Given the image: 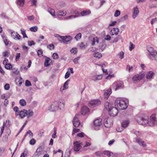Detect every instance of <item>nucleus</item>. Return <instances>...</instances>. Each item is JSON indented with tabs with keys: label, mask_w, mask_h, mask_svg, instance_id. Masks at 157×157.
Returning a JSON list of instances; mask_svg holds the SVG:
<instances>
[{
	"label": "nucleus",
	"mask_w": 157,
	"mask_h": 157,
	"mask_svg": "<svg viewBox=\"0 0 157 157\" xmlns=\"http://www.w3.org/2000/svg\"><path fill=\"white\" fill-rule=\"evenodd\" d=\"M18 35H19L17 32H15L13 31L11 32V36L12 37H13L14 38H16V37L18 36Z\"/></svg>",
	"instance_id": "obj_34"
},
{
	"label": "nucleus",
	"mask_w": 157,
	"mask_h": 157,
	"mask_svg": "<svg viewBox=\"0 0 157 157\" xmlns=\"http://www.w3.org/2000/svg\"><path fill=\"white\" fill-rule=\"evenodd\" d=\"M104 125L105 127L107 128H109L110 127V124H109L108 121V119H105L104 121Z\"/></svg>",
	"instance_id": "obj_32"
},
{
	"label": "nucleus",
	"mask_w": 157,
	"mask_h": 157,
	"mask_svg": "<svg viewBox=\"0 0 157 157\" xmlns=\"http://www.w3.org/2000/svg\"><path fill=\"white\" fill-rule=\"evenodd\" d=\"M25 85L27 86H29L31 85L30 82L28 80H26L25 81Z\"/></svg>",
	"instance_id": "obj_54"
},
{
	"label": "nucleus",
	"mask_w": 157,
	"mask_h": 157,
	"mask_svg": "<svg viewBox=\"0 0 157 157\" xmlns=\"http://www.w3.org/2000/svg\"><path fill=\"white\" fill-rule=\"evenodd\" d=\"M109 113L110 116L114 117L117 114L118 110L115 107L112 106L108 111Z\"/></svg>",
	"instance_id": "obj_6"
},
{
	"label": "nucleus",
	"mask_w": 157,
	"mask_h": 157,
	"mask_svg": "<svg viewBox=\"0 0 157 157\" xmlns=\"http://www.w3.org/2000/svg\"><path fill=\"white\" fill-rule=\"evenodd\" d=\"M147 50L149 52L148 55H151V54H152L156 51L154 50L152 47H147Z\"/></svg>",
	"instance_id": "obj_22"
},
{
	"label": "nucleus",
	"mask_w": 157,
	"mask_h": 157,
	"mask_svg": "<svg viewBox=\"0 0 157 157\" xmlns=\"http://www.w3.org/2000/svg\"><path fill=\"white\" fill-rule=\"evenodd\" d=\"M71 13L75 14V15H77L78 17L80 15L78 11L76 10H72L71 11Z\"/></svg>",
	"instance_id": "obj_39"
},
{
	"label": "nucleus",
	"mask_w": 157,
	"mask_h": 157,
	"mask_svg": "<svg viewBox=\"0 0 157 157\" xmlns=\"http://www.w3.org/2000/svg\"><path fill=\"white\" fill-rule=\"evenodd\" d=\"M130 46L129 48L130 50L131 51L134 48L135 45L133 44H132L131 42H130Z\"/></svg>",
	"instance_id": "obj_60"
},
{
	"label": "nucleus",
	"mask_w": 157,
	"mask_h": 157,
	"mask_svg": "<svg viewBox=\"0 0 157 157\" xmlns=\"http://www.w3.org/2000/svg\"><path fill=\"white\" fill-rule=\"evenodd\" d=\"M139 11L138 8L137 6L134 7L133 9V14L132 15V18L133 19H135L136 17L138 16Z\"/></svg>",
	"instance_id": "obj_13"
},
{
	"label": "nucleus",
	"mask_w": 157,
	"mask_h": 157,
	"mask_svg": "<svg viewBox=\"0 0 157 157\" xmlns=\"http://www.w3.org/2000/svg\"><path fill=\"white\" fill-rule=\"evenodd\" d=\"M12 65L10 63H6L5 64V67L7 69H10L12 68Z\"/></svg>",
	"instance_id": "obj_31"
},
{
	"label": "nucleus",
	"mask_w": 157,
	"mask_h": 157,
	"mask_svg": "<svg viewBox=\"0 0 157 157\" xmlns=\"http://www.w3.org/2000/svg\"><path fill=\"white\" fill-rule=\"evenodd\" d=\"M37 54L38 56L41 57L43 56V52L41 50H39L37 52Z\"/></svg>",
	"instance_id": "obj_51"
},
{
	"label": "nucleus",
	"mask_w": 157,
	"mask_h": 157,
	"mask_svg": "<svg viewBox=\"0 0 157 157\" xmlns=\"http://www.w3.org/2000/svg\"><path fill=\"white\" fill-rule=\"evenodd\" d=\"M77 17H78V16L77 15H72L66 17L65 19H71L73 18H75Z\"/></svg>",
	"instance_id": "obj_35"
},
{
	"label": "nucleus",
	"mask_w": 157,
	"mask_h": 157,
	"mask_svg": "<svg viewBox=\"0 0 157 157\" xmlns=\"http://www.w3.org/2000/svg\"><path fill=\"white\" fill-rule=\"evenodd\" d=\"M85 135V134L84 133L82 132L78 133L77 135V136L79 137H83Z\"/></svg>",
	"instance_id": "obj_56"
},
{
	"label": "nucleus",
	"mask_w": 157,
	"mask_h": 157,
	"mask_svg": "<svg viewBox=\"0 0 157 157\" xmlns=\"http://www.w3.org/2000/svg\"><path fill=\"white\" fill-rule=\"evenodd\" d=\"M154 75V73L152 71H149L147 73L146 77L147 79L151 78Z\"/></svg>",
	"instance_id": "obj_20"
},
{
	"label": "nucleus",
	"mask_w": 157,
	"mask_h": 157,
	"mask_svg": "<svg viewBox=\"0 0 157 157\" xmlns=\"http://www.w3.org/2000/svg\"><path fill=\"white\" fill-rule=\"evenodd\" d=\"M121 13L119 10H116L114 13V16L115 17H117L119 16L120 14Z\"/></svg>",
	"instance_id": "obj_47"
},
{
	"label": "nucleus",
	"mask_w": 157,
	"mask_h": 157,
	"mask_svg": "<svg viewBox=\"0 0 157 157\" xmlns=\"http://www.w3.org/2000/svg\"><path fill=\"white\" fill-rule=\"evenodd\" d=\"M103 153L104 155H107L109 157H110L111 155L110 154V152L108 151H103Z\"/></svg>",
	"instance_id": "obj_44"
},
{
	"label": "nucleus",
	"mask_w": 157,
	"mask_h": 157,
	"mask_svg": "<svg viewBox=\"0 0 157 157\" xmlns=\"http://www.w3.org/2000/svg\"><path fill=\"white\" fill-rule=\"evenodd\" d=\"M106 47V44H102L101 46L100 49L102 51H103Z\"/></svg>",
	"instance_id": "obj_58"
},
{
	"label": "nucleus",
	"mask_w": 157,
	"mask_h": 157,
	"mask_svg": "<svg viewBox=\"0 0 157 157\" xmlns=\"http://www.w3.org/2000/svg\"><path fill=\"white\" fill-rule=\"evenodd\" d=\"M94 56L95 57L97 58H100L102 57V54L99 52H97L94 54Z\"/></svg>",
	"instance_id": "obj_36"
},
{
	"label": "nucleus",
	"mask_w": 157,
	"mask_h": 157,
	"mask_svg": "<svg viewBox=\"0 0 157 157\" xmlns=\"http://www.w3.org/2000/svg\"><path fill=\"white\" fill-rule=\"evenodd\" d=\"M70 52L72 53L75 54L77 52V49L75 48H73L70 50Z\"/></svg>",
	"instance_id": "obj_38"
},
{
	"label": "nucleus",
	"mask_w": 157,
	"mask_h": 157,
	"mask_svg": "<svg viewBox=\"0 0 157 157\" xmlns=\"http://www.w3.org/2000/svg\"><path fill=\"white\" fill-rule=\"evenodd\" d=\"M29 134V136H33V133L31 131L29 130L27 132L25 135L26 136L27 134Z\"/></svg>",
	"instance_id": "obj_61"
},
{
	"label": "nucleus",
	"mask_w": 157,
	"mask_h": 157,
	"mask_svg": "<svg viewBox=\"0 0 157 157\" xmlns=\"http://www.w3.org/2000/svg\"><path fill=\"white\" fill-rule=\"evenodd\" d=\"M79 115V114H76L73 119L72 121L73 124V125L75 127H78L80 124V122L78 118Z\"/></svg>",
	"instance_id": "obj_7"
},
{
	"label": "nucleus",
	"mask_w": 157,
	"mask_h": 157,
	"mask_svg": "<svg viewBox=\"0 0 157 157\" xmlns=\"http://www.w3.org/2000/svg\"><path fill=\"white\" fill-rule=\"evenodd\" d=\"M104 106L106 110H109V109L111 108L112 107L111 104L108 102H106L105 103Z\"/></svg>",
	"instance_id": "obj_24"
},
{
	"label": "nucleus",
	"mask_w": 157,
	"mask_h": 157,
	"mask_svg": "<svg viewBox=\"0 0 157 157\" xmlns=\"http://www.w3.org/2000/svg\"><path fill=\"white\" fill-rule=\"evenodd\" d=\"M102 77V76L101 75H98L96 78V80H101Z\"/></svg>",
	"instance_id": "obj_64"
},
{
	"label": "nucleus",
	"mask_w": 157,
	"mask_h": 157,
	"mask_svg": "<svg viewBox=\"0 0 157 157\" xmlns=\"http://www.w3.org/2000/svg\"><path fill=\"white\" fill-rule=\"evenodd\" d=\"M56 36L60 37L63 40V42L65 44H67L68 42H70L72 39L71 37L70 36H61L58 34H57Z\"/></svg>",
	"instance_id": "obj_9"
},
{
	"label": "nucleus",
	"mask_w": 157,
	"mask_h": 157,
	"mask_svg": "<svg viewBox=\"0 0 157 157\" xmlns=\"http://www.w3.org/2000/svg\"><path fill=\"white\" fill-rule=\"evenodd\" d=\"M19 103L22 106H25L26 105V102L23 99L20 100Z\"/></svg>",
	"instance_id": "obj_27"
},
{
	"label": "nucleus",
	"mask_w": 157,
	"mask_h": 157,
	"mask_svg": "<svg viewBox=\"0 0 157 157\" xmlns=\"http://www.w3.org/2000/svg\"><path fill=\"white\" fill-rule=\"evenodd\" d=\"M70 81V79H68L64 84L63 86V90L68 88V82Z\"/></svg>",
	"instance_id": "obj_26"
},
{
	"label": "nucleus",
	"mask_w": 157,
	"mask_h": 157,
	"mask_svg": "<svg viewBox=\"0 0 157 157\" xmlns=\"http://www.w3.org/2000/svg\"><path fill=\"white\" fill-rule=\"evenodd\" d=\"M80 58V57H77L75 58L73 60V62L75 63H78V61L79 59Z\"/></svg>",
	"instance_id": "obj_62"
},
{
	"label": "nucleus",
	"mask_w": 157,
	"mask_h": 157,
	"mask_svg": "<svg viewBox=\"0 0 157 157\" xmlns=\"http://www.w3.org/2000/svg\"><path fill=\"white\" fill-rule=\"evenodd\" d=\"M89 112V109L86 106H84L81 110V114L82 115H85Z\"/></svg>",
	"instance_id": "obj_17"
},
{
	"label": "nucleus",
	"mask_w": 157,
	"mask_h": 157,
	"mask_svg": "<svg viewBox=\"0 0 157 157\" xmlns=\"http://www.w3.org/2000/svg\"><path fill=\"white\" fill-rule=\"evenodd\" d=\"M13 110L15 112V114L16 116H19L21 118H23L26 116L28 118L32 117L33 115V110H29L28 111L23 109L19 110V108L17 106H15L13 108Z\"/></svg>",
	"instance_id": "obj_2"
},
{
	"label": "nucleus",
	"mask_w": 157,
	"mask_h": 157,
	"mask_svg": "<svg viewBox=\"0 0 157 157\" xmlns=\"http://www.w3.org/2000/svg\"><path fill=\"white\" fill-rule=\"evenodd\" d=\"M81 36L82 35L81 33H79L76 35V36L75 37V38L77 41L78 39H80L81 38Z\"/></svg>",
	"instance_id": "obj_40"
},
{
	"label": "nucleus",
	"mask_w": 157,
	"mask_h": 157,
	"mask_svg": "<svg viewBox=\"0 0 157 157\" xmlns=\"http://www.w3.org/2000/svg\"><path fill=\"white\" fill-rule=\"evenodd\" d=\"M31 3H32V6H34L35 7L36 6V3L37 2L36 0H32L30 1Z\"/></svg>",
	"instance_id": "obj_48"
},
{
	"label": "nucleus",
	"mask_w": 157,
	"mask_h": 157,
	"mask_svg": "<svg viewBox=\"0 0 157 157\" xmlns=\"http://www.w3.org/2000/svg\"><path fill=\"white\" fill-rule=\"evenodd\" d=\"M147 117H145L140 118L139 120H137L139 124H140L145 125L148 124L150 126H153L157 124L155 114H152L150 117L149 121L148 120Z\"/></svg>",
	"instance_id": "obj_1"
},
{
	"label": "nucleus",
	"mask_w": 157,
	"mask_h": 157,
	"mask_svg": "<svg viewBox=\"0 0 157 157\" xmlns=\"http://www.w3.org/2000/svg\"><path fill=\"white\" fill-rule=\"evenodd\" d=\"M71 151L70 149H68L67 150L65 155V157H69Z\"/></svg>",
	"instance_id": "obj_33"
},
{
	"label": "nucleus",
	"mask_w": 157,
	"mask_h": 157,
	"mask_svg": "<svg viewBox=\"0 0 157 157\" xmlns=\"http://www.w3.org/2000/svg\"><path fill=\"white\" fill-rule=\"evenodd\" d=\"M91 13L90 10H83L81 12L80 14L82 16H85L89 15Z\"/></svg>",
	"instance_id": "obj_21"
},
{
	"label": "nucleus",
	"mask_w": 157,
	"mask_h": 157,
	"mask_svg": "<svg viewBox=\"0 0 157 157\" xmlns=\"http://www.w3.org/2000/svg\"><path fill=\"white\" fill-rule=\"evenodd\" d=\"M16 2L20 7H23L24 4L25 0H16Z\"/></svg>",
	"instance_id": "obj_19"
},
{
	"label": "nucleus",
	"mask_w": 157,
	"mask_h": 157,
	"mask_svg": "<svg viewBox=\"0 0 157 157\" xmlns=\"http://www.w3.org/2000/svg\"><path fill=\"white\" fill-rule=\"evenodd\" d=\"M52 57L54 59H57L59 58L58 54L57 53H54L53 54Z\"/></svg>",
	"instance_id": "obj_43"
},
{
	"label": "nucleus",
	"mask_w": 157,
	"mask_h": 157,
	"mask_svg": "<svg viewBox=\"0 0 157 157\" xmlns=\"http://www.w3.org/2000/svg\"><path fill=\"white\" fill-rule=\"evenodd\" d=\"M119 56L121 59H122L124 58V53L123 52H121L119 54Z\"/></svg>",
	"instance_id": "obj_55"
},
{
	"label": "nucleus",
	"mask_w": 157,
	"mask_h": 157,
	"mask_svg": "<svg viewBox=\"0 0 157 157\" xmlns=\"http://www.w3.org/2000/svg\"><path fill=\"white\" fill-rule=\"evenodd\" d=\"M148 56L150 59L157 60V51H155L151 55H148Z\"/></svg>",
	"instance_id": "obj_15"
},
{
	"label": "nucleus",
	"mask_w": 157,
	"mask_h": 157,
	"mask_svg": "<svg viewBox=\"0 0 157 157\" xmlns=\"http://www.w3.org/2000/svg\"><path fill=\"white\" fill-rule=\"evenodd\" d=\"M38 29V27L36 26H33L30 28V30L32 32H36Z\"/></svg>",
	"instance_id": "obj_37"
},
{
	"label": "nucleus",
	"mask_w": 157,
	"mask_h": 157,
	"mask_svg": "<svg viewBox=\"0 0 157 157\" xmlns=\"http://www.w3.org/2000/svg\"><path fill=\"white\" fill-rule=\"evenodd\" d=\"M102 124V120L98 119L95 120L94 121V125L96 126H99Z\"/></svg>",
	"instance_id": "obj_16"
},
{
	"label": "nucleus",
	"mask_w": 157,
	"mask_h": 157,
	"mask_svg": "<svg viewBox=\"0 0 157 157\" xmlns=\"http://www.w3.org/2000/svg\"><path fill=\"white\" fill-rule=\"evenodd\" d=\"M140 145L144 147H146L147 146L146 143L143 141H142L141 143H140Z\"/></svg>",
	"instance_id": "obj_57"
},
{
	"label": "nucleus",
	"mask_w": 157,
	"mask_h": 157,
	"mask_svg": "<svg viewBox=\"0 0 157 157\" xmlns=\"http://www.w3.org/2000/svg\"><path fill=\"white\" fill-rule=\"evenodd\" d=\"M58 13V14L61 16H65L67 14L66 12L64 10H59Z\"/></svg>",
	"instance_id": "obj_28"
},
{
	"label": "nucleus",
	"mask_w": 157,
	"mask_h": 157,
	"mask_svg": "<svg viewBox=\"0 0 157 157\" xmlns=\"http://www.w3.org/2000/svg\"><path fill=\"white\" fill-rule=\"evenodd\" d=\"M50 59L49 58H47L45 59V61L44 63V65L45 67H48L49 66L50 64L49 63L50 60Z\"/></svg>",
	"instance_id": "obj_25"
},
{
	"label": "nucleus",
	"mask_w": 157,
	"mask_h": 157,
	"mask_svg": "<svg viewBox=\"0 0 157 157\" xmlns=\"http://www.w3.org/2000/svg\"><path fill=\"white\" fill-rule=\"evenodd\" d=\"M133 67L132 66L128 65L127 66L126 70H128L129 72H130L132 70Z\"/></svg>",
	"instance_id": "obj_42"
},
{
	"label": "nucleus",
	"mask_w": 157,
	"mask_h": 157,
	"mask_svg": "<svg viewBox=\"0 0 157 157\" xmlns=\"http://www.w3.org/2000/svg\"><path fill=\"white\" fill-rule=\"evenodd\" d=\"M47 48L50 50L54 49L55 48L54 45L53 44H50L47 46Z\"/></svg>",
	"instance_id": "obj_45"
},
{
	"label": "nucleus",
	"mask_w": 157,
	"mask_h": 157,
	"mask_svg": "<svg viewBox=\"0 0 157 157\" xmlns=\"http://www.w3.org/2000/svg\"><path fill=\"white\" fill-rule=\"evenodd\" d=\"M28 44L29 46H31L32 45H34L35 44V43L33 40L31 41H29L28 42Z\"/></svg>",
	"instance_id": "obj_59"
},
{
	"label": "nucleus",
	"mask_w": 157,
	"mask_h": 157,
	"mask_svg": "<svg viewBox=\"0 0 157 157\" xmlns=\"http://www.w3.org/2000/svg\"><path fill=\"white\" fill-rule=\"evenodd\" d=\"M80 48L81 49H84L86 48L85 44L83 42H81L79 45Z\"/></svg>",
	"instance_id": "obj_53"
},
{
	"label": "nucleus",
	"mask_w": 157,
	"mask_h": 157,
	"mask_svg": "<svg viewBox=\"0 0 157 157\" xmlns=\"http://www.w3.org/2000/svg\"><path fill=\"white\" fill-rule=\"evenodd\" d=\"M70 74L69 71H67L65 75V79L67 78L70 76Z\"/></svg>",
	"instance_id": "obj_63"
},
{
	"label": "nucleus",
	"mask_w": 157,
	"mask_h": 157,
	"mask_svg": "<svg viewBox=\"0 0 157 157\" xmlns=\"http://www.w3.org/2000/svg\"><path fill=\"white\" fill-rule=\"evenodd\" d=\"M111 93L112 90L111 89H109L108 90H106L104 94V98L107 99Z\"/></svg>",
	"instance_id": "obj_14"
},
{
	"label": "nucleus",
	"mask_w": 157,
	"mask_h": 157,
	"mask_svg": "<svg viewBox=\"0 0 157 157\" xmlns=\"http://www.w3.org/2000/svg\"><path fill=\"white\" fill-rule=\"evenodd\" d=\"M129 123V121L128 120H123L121 123L122 127L124 128H125L128 126Z\"/></svg>",
	"instance_id": "obj_18"
},
{
	"label": "nucleus",
	"mask_w": 157,
	"mask_h": 157,
	"mask_svg": "<svg viewBox=\"0 0 157 157\" xmlns=\"http://www.w3.org/2000/svg\"><path fill=\"white\" fill-rule=\"evenodd\" d=\"M74 150L75 151H78L81 149V146L80 144L78 142L76 141L73 143Z\"/></svg>",
	"instance_id": "obj_12"
},
{
	"label": "nucleus",
	"mask_w": 157,
	"mask_h": 157,
	"mask_svg": "<svg viewBox=\"0 0 157 157\" xmlns=\"http://www.w3.org/2000/svg\"><path fill=\"white\" fill-rule=\"evenodd\" d=\"M80 131L79 129L74 128L73 129V132H72V135H74L75 133L78 132Z\"/></svg>",
	"instance_id": "obj_49"
},
{
	"label": "nucleus",
	"mask_w": 157,
	"mask_h": 157,
	"mask_svg": "<svg viewBox=\"0 0 157 157\" xmlns=\"http://www.w3.org/2000/svg\"><path fill=\"white\" fill-rule=\"evenodd\" d=\"M12 70L13 73L15 74L18 75L19 73V71L16 68H13L12 69Z\"/></svg>",
	"instance_id": "obj_41"
},
{
	"label": "nucleus",
	"mask_w": 157,
	"mask_h": 157,
	"mask_svg": "<svg viewBox=\"0 0 157 157\" xmlns=\"http://www.w3.org/2000/svg\"><path fill=\"white\" fill-rule=\"evenodd\" d=\"M128 15H125L121 17L119 19L120 21H123L126 19H127L128 18Z\"/></svg>",
	"instance_id": "obj_29"
},
{
	"label": "nucleus",
	"mask_w": 157,
	"mask_h": 157,
	"mask_svg": "<svg viewBox=\"0 0 157 157\" xmlns=\"http://www.w3.org/2000/svg\"><path fill=\"white\" fill-rule=\"evenodd\" d=\"M42 151V148L41 147H39L34 152L33 157H39L41 154Z\"/></svg>",
	"instance_id": "obj_11"
},
{
	"label": "nucleus",
	"mask_w": 157,
	"mask_h": 157,
	"mask_svg": "<svg viewBox=\"0 0 157 157\" xmlns=\"http://www.w3.org/2000/svg\"><path fill=\"white\" fill-rule=\"evenodd\" d=\"M145 74L144 73H139L134 75L132 78V80L134 82L140 81L142 79L144 76Z\"/></svg>",
	"instance_id": "obj_8"
},
{
	"label": "nucleus",
	"mask_w": 157,
	"mask_h": 157,
	"mask_svg": "<svg viewBox=\"0 0 157 157\" xmlns=\"http://www.w3.org/2000/svg\"><path fill=\"white\" fill-rule=\"evenodd\" d=\"M21 33L23 36V38H28L26 34L25 30L24 29H21Z\"/></svg>",
	"instance_id": "obj_30"
},
{
	"label": "nucleus",
	"mask_w": 157,
	"mask_h": 157,
	"mask_svg": "<svg viewBox=\"0 0 157 157\" xmlns=\"http://www.w3.org/2000/svg\"><path fill=\"white\" fill-rule=\"evenodd\" d=\"M36 142L34 138H32L29 141V144L31 145H33L35 144Z\"/></svg>",
	"instance_id": "obj_46"
},
{
	"label": "nucleus",
	"mask_w": 157,
	"mask_h": 157,
	"mask_svg": "<svg viewBox=\"0 0 157 157\" xmlns=\"http://www.w3.org/2000/svg\"><path fill=\"white\" fill-rule=\"evenodd\" d=\"M64 107L63 103L59 101H55L52 104L48 109L49 110L52 112L56 111L57 110L61 109Z\"/></svg>",
	"instance_id": "obj_3"
},
{
	"label": "nucleus",
	"mask_w": 157,
	"mask_h": 157,
	"mask_svg": "<svg viewBox=\"0 0 157 157\" xmlns=\"http://www.w3.org/2000/svg\"><path fill=\"white\" fill-rule=\"evenodd\" d=\"M3 41L6 45H8L9 44V43H11V42L9 40H8L7 39L5 38V39H4Z\"/></svg>",
	"instance_id": "obj_52"
},
{
	"label": "nucleus",
	"mask_w": 157,
	"mask_h": 157,
	"mask_svg": "<svg viewBox=\"0 0 157 157\" xmlns=\"http://www.w3.org/2000/svg\"><path fill=\"white\" fill-rule=\"evenodd\" d=\"M49 12L53 16H55V10L54 9H52L48 10Z\"/></svg>",
	"instance_id": "obj_50"
},
{
	"label": "nucleus",
	"mask_w": 157,
	"mask_h": 157,
	"mask_svg": "<svg viewBox=\"0 0 157 157\" xmlns=\"http://www.w3.org/2000/svg\"><path fill=\"white\" fill-rule=\"evenodd\" d=\"M119 32V29L117 28H114L113 30L111 31L112 35H113L114 34L117 35L118 34V33Z\"/></svg>",
	"instance_id": "obj_23"
},
{
	"label": "nucleus",
	"mask_w": 157,
	"mask_h": 157,
	"mask_svg": "<svg viewBox=\"0 0 157 157\" xmlns=\"http://www.w3.org/2000/svg\"><path fill=\"white\" fill-rule=\"evenodd\" d=\"M123 82L122 81H118L114 83L112 85V88L115 90H118L123 87Z\"/></svg>",
	"instance_id": "obj_5"
},
{
	"label": "nucleus",
	"mask_w": 157,
	"mask_h": 157,
	"mask_svg": "<svg viewBox=\"0 0 157 157\" xmlns=\"http://www.w3.org/2000/svg\"><path fill=\"white\" fill-rule=\"evenodd\" d=\"M114 104L115 106H117L120 110L125 109L128 106L125 101L119 99H116Z\"/></svg>",
	"instance_id": "obj_4"
},
{
	"label": "nucleus",
	"mask_w": 157,
	"mask_h": 157,
	"mask_svg": "<svg viewBox=\"0 0 157 157\" xmlns=\"http://www.w3.org/2000/svg\"><path fill=\"white\" fill-rule=\"evenodd\" d=\"M101 103L100 101L98 100H96L90 101L89 104V106L93 107L99 105Z\"/></svg>",
	"instance_id": "obj_10"
}]
</instances>
